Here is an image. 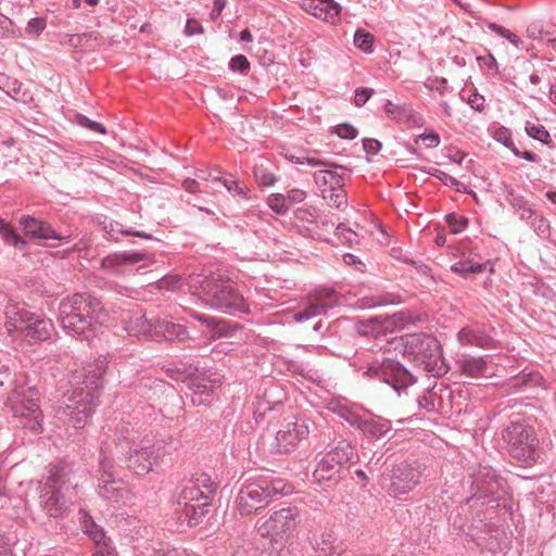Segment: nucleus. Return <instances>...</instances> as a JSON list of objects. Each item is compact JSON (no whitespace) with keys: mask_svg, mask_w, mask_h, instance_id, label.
<instances>
[{"mask_svg":"<svg viewBox=\"0 0 556 556\" xmlns=\"http://www.w3.org/2000/svg\"><path fill=\"white\" fill-rule=\"evenodd\" d=\"M59 313L62 327L87 341L98 338L108 321V313L101 301L88 293L64 298L60 302Z\"/></svg>","mask_w":556,"mask_h":556,"instance_id":"1","label":"nucleus"},{"mask_svg":"<svg viewBox=\"0 0 556 556\" xmlns=\"http://www.w3.org/2000/svg\"><path fill=\"white\" fill-rule=\"evenodd\" d=\"M189 288L192 294L206 305L217 309H237L247 313L248 304L237 283L223 276H194L190 279Z\"/></svg>","mask_w":556,"mask_h":556,"instance_id":"2","label":"nucleus"},{"mask_svg":"<svg viewBox=\"0 0 556 556\" xmlns=\"http://www.w3.org/2000/svg\"><path fill=\"white\" fill-rule=\"evenodd\" d=\"M4 326L13 340L21 341L27 345L49 340L53 329L49 320L17 304L7 306Z\"/></svg>","mask_w":556,"mask_h":556,"instance_id":"3","label":"nucleus"},{"mask_svg":"<svg viewBox=\"0 0 556 556\" xmlns=\"http://www.w3.org/2000/svg\"><path fill=\"white\" fill-rule=\"evenodd\" d=\"M390 345L395 351H400L403 355H408L415 362L424 365L425 369L433 375L440 376L446 371L441 345L432 336L424 333L406 334L393 339Z\"/></svg>","mask_w":556,"mask_h":556,"instance_id":"4","label":"nucleus"},{"mask_svg":"<svg viewBox=\"0 0 556 556\" xmlns=\"http://www.w3.org/2000/svg\"><path fill=\"white\" fill-rule=\"evenodd\" d=\"M71 469L66 466H54L50 469L43 497V507L52 517L62 516L73 504L76 485L71 483Z\"/></svg>","mask_w":556,"mask_h":556,"instance_id":"5","label":"nucleus"},{"mask_svg":"<svg viewBox=\"0 0 556 556\" xmlns=\"http://www.w3.org/2000/svg\"><path fill=\"white\" fill-rule=\"evenodd\" d=\"M291 492L292 486L280 479L270 482H250L239 491L236 498L237 508L240 515L249 516L267 506L274 496Z\"/></svg>","mask_w":556,"mask_h":556,"instance_id":"6","label":"nucleus"},{"mask_svg":"<svg viewBox=\"0 0 556 556\" xmlns=\"http://www.w3.org/2000/svg\"><path fill=\"white\" fill-rule=\"evenodd\" d=\"M300 521L298 508L285 507L260 518L256 531L262 538H268L273 544L285 545L293 538Z\"/></svg>","mask_w":556,"mask_h":556,"instance_id":"7","label":"nucleus"},{"mask_svg":"<svg viewBox=\"0 0 556 556\" xmlns=\"http://www.w3.org/2000/svg\"><path fill=\"white\" fill-rule=\"evenodd\" d=\"M9 402L14 416L21 418L25 427L35 431L42 428L43 414L39 406V393L36 389L14 391Z\"/></svg>","mask_w":556,"mask_h":556,"instance_id":"8","label":"nucleus"},{"mask_svg":"<svg viewBox=\"0 0 556 556\" xmlns=\"http://www.w3.org/2000/svg\"><path fill=\"white\" fill-rule=\"evenodd\" d=\"M503 438L509 444V453L514 458L526 465L535 459L538 439L531 429L513 422L505 429Z\"/></svg>","mask_w":556,"mask_h":556,"instance_id":"9","label":"nucleus"},{"mask_svg":"<svg viewBox=\"0 0 556 556\" xmlns=\"http://www.w3.org/2000/svg\"><path fill=\"white\" fill-rule=\"evenodd\" d=\"M364 375L369 378H380L396 391L405 389L414 382L413 376L404 367L389 358L368 363Z\"/></svg>","mask_w":556,"mask_h":556,"instance_id":"10","label":"nucleus"},{"mask_svg":"<svg viewBox=\"0 0 556 556\" xmlns=\"http://www.w3.org/2000/svg\"><path fill=\"white\" fill-rule=\"evenodd\" d=\"M165 453L164 446L154 443L150 439H143L135 444L127 460L128 468L136 475L149 473L154 465H157Z\"/></svg>","mask_w":556,"mask_h":556,"instance_id":"11","label":"nucleus"},{"mask_svg":"<svg viewBox=\"0 0 556 556\" xmlns=\"http://www.w3.org/2000/svg\"><path fill=\"white\" fill-rule=\"evenodd\" d=\"M309 426L304 419H285L276 433L273 446L278 452L293 451L301 441L308 438Z\"/></svg>","mask_w":556,"mask_h":556,"instance_id":"12","label":"nucleus"},{"mask_svg":"<svg viewBox=\"0 0 556 556\" xmlns=\"http://www.w3.org/2000/svg\"><path fill=\"white\" fill-rule=\"evenodd\" d=\"M93 395L84 390L76 389L67 397L62 414L70 418L73 427L83 428L93 410Z\"/></svg>","mask_w":556,"mask_h":556,"instance_id":"13","label":"nucleus"},{"mask_svg":"<svg viewBox=\"0 0 556 556\" xmlns=\"http://www.w3.org/2000/svg\"><path fill=\"white\" fill-rule=\"evenodd\" d=\"M338 303L339 298L333 291H317L303 301V308L293 315V320L295 323H302L303 320L323 315L328 308L333 307Z\"/></svg>","mask_w":556,"mask_h":556,"instance_id":"14","label":"nucleus"},{"mask_svg":"<svg viewBox=\"0 0 556 556\" xmlns=\"http://www.w3.org/2000/svg\"><path fill=\"white\" fill-rule=\"evenodd\" d=\"M344 419L353 427L361 430L365 435L380 438L391 429L389 420L365 412L359 414L353 410H346L343 414Z\"/></svg>","mask_w":556,"mask_h":556,"instance_id":"15","label":"nucleus"},{"mask_svg":"<svg viewBox=\"0 0 556 556\" xmlns=\"http://www.w3.org/2000/svg\"><path fill=\"white\" fill-rule=\"evenodd\" d=\"M420 482V472L410 465L401 464L393 470L390 491L395 495L409 493Z\"/></svg>","mask_w":556,"mask_h":556,"instance_id":"16","label":"nucleus"},{"mask_svg":"<svg viewBox=\"0 0 556 556\" xmlns=\"http://www.w3.org/2000/svg\"><path fill=\"white\" fill-rule=\"evenodd\" d=\"M18 223L24 235L33 239H58L64 242L71 241L70 236L61 237L56 235L49 224L31 216H22Z\"/></svg>","mask_w":556,"mask_h":556,"instance_id":"17","label":"nucleus"},{"mask_svg":"<svg viewBox=\"0 0 556 556\" xmlns=\"http://www.w3.org/2000/svg\"><path fill=\"white\" fill-rule=\"evenodd\" d=\"M218 484L207 473H198L181 492V500L185 502H192L194 500L193 492L201 491L200 496L202 500L210 502L215 494Z\"/></svg>","mask_w":556,"mask_h":556,"instance_id":"18","label":"nucleus"},{"mask_svg":"<svg viewBox=\"0 0 556 556\" xmlns=\"http://www.w3.org/2000/svg\"><path fill=\"white\" fill-rule=\"evenodd\" d=\"M99 493L112 502H122L130 498V491L122 480L114 479L111 472H103L99 478Z\"/></svg>","mask_w":556,"mask_h":556,"instance_id":"19","label":"nucleus"},{"mask_svg":"<svg viewBox=\"0 0 556 556\" xmlns=\"http://www.w3.org/2000/svg\"><path fill=\"white\" fill-rule=\"evenodd\" d=\"M302 8L313 16L334 23L339 17L340 8L332 0H303Z\"/></svg>","mask_w":556,"mask_h":556,"instance_id":"20","label":"nucleus"},{"mask_svg":"<svg viewBox=\"0 0 556 556\" xmlns=\"http://www.w3.org/2000/svg\"><path fill=\"white\" fill-rule=\"evenodd\" d=\"M159 318H147L146 315H134L129 318L125 329L129 336L156 339Z\"/></svg>","mask_w":556,"mask_h":556,"instance_id":"21","label":"nucleus"},{"mask_svg":"<svg viewBox=\"0 0 556 556\" xmlns=\"http://www.w3.org/2000/svg\"><path fill=\"white\" fill-rule=\"evenodd\" d=\"M191 316L206 325L211 340H216L222 337H230L241 329L239 324L229 325L224 320H217L202 314L191 313Z\"/></svg>","mask_w":556,"mask_h":556,"instance_id":"22","label":"nucleus"},{"mask_svg":"<svg viewBox=\"0 0 556 556\" xmlns=\"http://www.w3.org/2000/svg\"><path fill=\"white\" fill-rule=\"evenodd\" d=\"M144 258V255L137 252H117L105 256L101 261V267L114 274L122 273V267L126 264H135Z\"/></svg>","mask_w":556,"mask_h":556,"instance_id":"23","label":"nucleus"},{"mask_svg":"<svg viewBox=\"0 0 556 556\" xmlns=\"http://www.w3.org/2000/svg\"><path fill=\"white\" fill-rule=\"evenodd\" d=\"M156 326V339L164 338L166 340L185 341L189 338L187 329L179 324L160 319Z\"/></svg>","mask_w":556,"mask_h":556,"instance_id":"24","label":"nucleus"},{"mask_svg":"<svg viewBox=\"0 0 556 556\" xmlns=\"http://www.w3.org/2000/svg\"><path fill=\"white\" fill-rule=\"evenodd\" d=\"M341 468L325 455L314 471V478L318 483L337 481L339 479Z\"/></svg>","mask_w":556,"mask_h":556,"instance_id":"25","label":"nucleus"},{"mask_svg":"<svg viewBox=\"0 0 556 556\" xmlns=\"http://www.w3.org/2000/svg\"><path fill=\"white\" fill-rule=\"evenodd\" d=\"M326 455L329 456V459L333 462L339 468H342L345 464L356 457L354 447L346 442L339 443Z\"/></svg>","mask_w":556,"mask_h":556,"instance_id":"26","label":"nucleus"},{"mask_svg":"<svg viewBox=\"0 0 556 556\" xmlns=\"http://www.w3.org/2000/svg\"><path fill=\"white\" fill-rule=\"evenodd\" d=\"M368 327L370 330L365 331L366 334L371 333L372 336L386 334L399 330L393 316H377L368 320Z\"/></svg>","mask_w":556,"mask_h":556,"instance_id":"27","label":"nucleus"},{"mask_svg":"<svg viewBox=\"0 0 556 556\" xmlns=\"http://www.w3.org/2000/svg\"><path fill=\"white\" fill-rule=\"evenodd\" d=\"M210 502L203 500L200 503L185 502V515L188 518V526H197L208 513Z\"/></svg>","mask_w":556,"mask_h":556,"instance_id":"28","label":"nucleus"},{"mask_svg":"<svg viewBox=\"0 0 556 556\" xmlns=\"http://www.w3.org/2000/svg\"><path fill=\"white\" fill-rule=\"evenodd\" d=\"M462 369L471 377L486 376L488 364L481 357H468L462 361Z\"/></svg>","mask_w":556,"mask_h":556,"instance_id":"29","label":"nucleus"},{"mask_svg":"<svg viewBox=\"0 0 556 556\" xmlns=\"http://www.w3.org/2000/svg\"><path fill=\"white\" fill-rule=\"evenodd\" d=\"M0 236L3 238V240L20 249L25 250L27 247L26 241L14 230V228L7 223L5 220L0 218Z\"/></svg>","mask_w":556,"mask_h":556,"instance_id":"30","label":"nucleus"},{"mask_svg":"<svg viewBox=\"0 0 556 556\" xmlns=\"http://www.w3.org/2000/svg\"><path fill=\"white\" fill-rule=\"evenodd\" d=\"M315 182L318 187L324 188L329 186L330 189L334 187H342V177L333 170L321 169L314 174Z\"/></svg>","mask_w":556,"mask_h":556,"instance_id":"31","label":"nucleus"},{"mask_svg":"<svg viewBox=\"0 0 556 556\" xmlns=\"http://www.w3.org/2000/svg\"><path fill=\"white\" fill-rule=\"evenodd\" d=\"M223 383L220 377L215 378H206V377H197L191 381V389L195 393H208L220 387Z\"/></svg>","mask_w":556,"mask_h":556,"instance_id":"32","label":"nucleus"},{"mask_svg":"<svg viewBox=\"0 0 556 556\" xmlns=\"http://www.w3.org/2000/svg\"><path fill=\"white\" fill-rule=\"evenodd\" d=\"M452 270L462 275L481 273L483 265L475 263L470 260H463L452 265Z\"/></svg>","mask_w":556,"mask_h":556,"instance_id":"33","label":"nucleus"},{"mask_svg":"<svg viewBox=\"0 0 556 556\" xmlns=\"http://www.w3.org/2000/svg\"><path fill=\"white\" fill-rule=\"evenodd\" d=\"M375 37L368 31L357 30L354 35L355 46L364 52H371Z\"/></svg>","mask_w":556,"mask_h":556,"instance_id":"34","label":"nucleus"},{"mask_svg":"<svg viewBox=\"0 0 556 556\" xmlns=\"http://www.w3.org/2000/svg\"><path fill=\"white\" fill-rule=\"evenodd\" d=\"M526 131L528 136L543 143H548L549 141V134L542 125L527 123Z\"/></svg>","mask_w":556,"mask_h":556,"instance_id":"35","label":"nucleus"},{"mask_svg":"<svg viewBox=\"0 0 556 556\" xmlns=\"http://www.w3.org/2000/svg\"><path fill=\"white\" fill-rule=\"evenodd\" d=\"M327 198L329 203L339 210L346 206L348 197L342 187H334L330 189V194Z\"/></svg>","mask_w":556,"mask_h":556,"instance_id":"36","label":"nucleus"},{"mask_svg":"<svg viewBox=\"0 0 556 556\" xmlns=\"http://www.w3.org/2000/svg\"><path fill=\"white\" fill-rule=\"evenodd\" d=\"M267 203L269 207L278 214L287 212L290 207L282 194L276 193L268 197Z\"/></svg>","mask_w":556,"mask_h":556,"instance_id":"37","label":"nucleus"},{"mask_svg":"<svg viewBox=\"0 0 556 556\" xmlns=\"http://www.w3.org/2000/svg\"><path fill=\"white\" fill-rule=\"evenodd\" d=\"M47 26L45 17H35L28 21L25 31L27 35L38 37Z\"/></svg>","mask_w":556,"mask_h":556,"instance_id":"38","label":"nucleus"},{"mask_svg":"<svg viewBox=\"0 0 556 556\" xmlns=\"http://www.w3.org/2000/svg\"><path fill=\"white\" fill-rule=\"evenodd\" d=\"M222 182L228 191L233 192L243 199H249L250 190L245 185H241L239 181L232 179H224Z\"/></svg>","mask_w":556,"mask_h":556,"instance_id":"39","label":"nucleus"},{"mask_svg":"<svg viewBox=\"0 0 556 556\" xmlns=\"http://www.w3.org/2000/svg\"><path fill=\"white\" fill-rule=\"evenodd\" d=\"M291 162H294L296 164H304V163H307L308 165L311 166H331V167H339L341 169H344L343 166H337V165H333L332 163H328L326 161H323L320 159H316V157H300V156H295L293 154L291 155H286Z\"/></svg>","mask_w":556,"mask_h":556,"instance_id":"40","label":"nucleus"},{"mask_svg":"<svg viewBox=\"0 0 556 556\" xmlns=\"http://www.w3.org/2000/svg\"><path fill=\"white\" fill-rule=\"evenodd\" d=\"M318 556H341L344 553V548L341 544L328 545L326 541H323V545L317 547Z\"/></svg>","mask_w":556,"mask_h":556,"instance_id":"41","label":"nucleus"},{"mask_svg":"<svg viewBox=\"0 0 556 556\" xmlns=\"http://www.w3.org/2000/svg\"><path fill=\"white\" fill-rule=\"evenodd\" d=\"M383 110L384 113L393 119L401 118L404 114L410 113V111H408L405 106H400L389 100L386 102Z\"/></svg>","mask_w":556,"mask_h":556,"instance_id":"42","label":"nucleus"},{"mask_svg":"<svg viewBox=\"0 0 556 556\" xmlns=\"http://www.w3.org/2000/svg\"><path fill=\"white\" fill-rule=\"evenodd\" d=\"M87 534L96 544V551L104 549V545L111 546L105 538L103 530L99 526Z\"/></svg>","mask_w":556,"mask_h":556,"instance_id":"43","label":"nucleus"},{"mask_svg":"<svg viewBox=\"0 0 556 556\" xmlns=\"http://www.w3.org/2000/svg\"><path fill=\"white\" fill-rule=\"evenodd\" d=\"M392 316L399 330L404 329L407 325L413 324L416 320V317L409 312H397Z\"/></svg>","mask_w":556,"mask_h":556,"instance_id":"44","label":"nucleus"},{"mask_svg":"<svg viewBox=\"0 0 556 556\" xmlns=\"http://www.w3.org/2000/svg\"><path fill=\"white\" fill-rule=\"evenodd\" d=\"M432 175L438 177L445 185L455 187L457 191H466L465 187L458 180H456L454 177L450 176L448 174L442 170L435 169L434 173H432Z\"/></svg>","mask_w":556,"mask_h":556,"instance_id":"45","label":"nucleus"},{"mask_svg":"<svg viewBox=\"0 0 556 556\" xmlns=\"http://www.w3.org/2000/svg\"><path fill=\"white\" fill-rule=\"evenodd\" d=\"M446 222L452 227V232L454 233L462 231L467 225L466 217H458L455 214H448L446 216Z\"/></svg>","mask_w":556,"mask_h":556,"instance_id":"46","label":"nucleus"},{"mask_svg":"<svg viewBox=\"0 0 556 556\" xmlns=\"http://www.w3.org/2000/svg\"><path fill=\"white\" fill-rule=\"evenodd\" d=\"M415 141H416V143L421 141L426 148L438 147L441 142L440 137L437 132H428V134L419 135Z\"/></svg>","mask_w":556,"mask_h":556,"instance_id":"47","label":"nucleus"},{"mask_svg":"<svg viewBox=\"0 0 556 556\" xmlns=\"http://www.w3.org/2000/svg\"><path fill=\"white\" fill-rule=\"evenodd\" d=\"M337 236L339 238H344L346 240V242L350 244L358 243V239H357L358 235L355 231H353L352 229L346 228L342 225L337 227Z\"/></svg>","mask_w":556,"mask_h":556,"instance_id":"48","label":"nucleus"},{"mask_svg":"<svg viewBox=\"0 0 556 556\" xmlns=\"http://www.w3.org/2000/svg\"><path fill=\"white\" fill-rule=\"evenodd\" d=\"M336 132L340 138L353 139L357 135V130L350 124H340L336 127Z\"/></svg>","mask_w":556,"mask_h":556,"instance_id":"49","label":"nucleus"},{"mask_svg":"<svg viewBox=\"0 0 556 556\" xmlns=\"http://www.w3.org/2000/svg\"><path fill=\"white\" fill-rule=\"evenodd\" d=\"M374 90L369 88L357 89L354 97V103L356 106L364 105L368 99L372 96Z\"/></svg>","mask_w":556,"mask_h":556,"instance_id":"50","label":"nucleus"},{"mask_svg":"<svg viewBox=\"0 0 556 556\" xmlns=\"http://www.w3.org/2000/svg\"><path fill=\"white\" fill-rule=\"evenodd\" d=\"M289 206L301 203L305 200L306 193L301 189H292L288 192L287 197H285Z\"/></svg>","mask_w":556,"mask_h":556,"instance_id":"51","label":"nucleus"},{"mask_svg":"<svg viewBox=\"0 0 556 556\" xmlns=\"http://www.w3.org/2000/svg\"><path fill=\"white\" fill-rule=\"evenodd\" d=\"M230 66L233 71L243 73L250 67V62L244 55H236L231 59Z\"/></svg>","mask_w":556,"mask_h":556,"instance_id":"52","label":"nucleus"},{"mask_svg":"<svg viewBox=\"0 0 556 556\" xmlns=\"http://www.w3.org/2000/svg\"><path fill=\"white\" fill-rule=\"evenodd\" d=\"M181 279L178 276L164 277L160 280L159 287L161 289L174 290L179 288Z\"/></svg>","mask_w":556,"mask_h":556,"instance_id":"53","label":"nucleus"},{"mask_svg":"<svg viewBox=\"0 0 556 556\" xmlns=\"http://www.w3.org/2000/svg\"><path fill=\"white\" fill-rule=\"evenodd\" d=\"M255 178L258 181V184L264 187L274 185V182L276 180L275 176L271 173H265L263 170L255 172Z\"/></svg>","mask_w":556,"mask_h":556,"instance_id":"54","label":"nucleus"},{"mask_svg":"<svg viewBox=\"0 0 556 556\" xmlns=\"http://www.w3.org/2000/svg\"><path fill=\"white\" fill-rule=\"evenodd\" d=\"M185 31L187 35L192 36V35H197V34H201L203 31V28L198 20L189 18L187 21Z\"/></svg>","mask_w":556,"mask_h":556,"instance_id":"55","label":"nucleus"},{"mask_svg":"<svg viewBox=\"0 0 556 556\" xmlns=\"http://www.w3.org/2000/svg\"><path fill=\"white\" fill-rule=\"evenodd\" d=\"M468 103L477 111H482L484 109V98L478 93L471 94L468 99Z\"/></svg>","mask_w":556,"mask_h":556,"instance_id":"56","label":"nucleus"},{"mask_svg":"<svg viewBox=\"0 0 556 556\" xmlns=\"http://www.w3.org/2000/svg\"><path fill=\"white\" fill-rule=\"evenodd\" d=\"M381 148V143L376 139H365L364 149L368 153L376 154Z\"/></svg>","mask_w":556,"mask_h":556,"instance_id":"57","label":"nucleus"},{"mask_svg":"<svg viewBox=\"0 0 556 556\" xmlns=\"http://www.w3.org/2000/svg\"><path fill=\"white\" fill-rule=\"evenodd\" d=\"M226 7V0H214V7L211 12V18L212 21H216L218 16L220 15L222 11Z\"/></svg>","mask_w":556,"mask_h":556,"instance_id":"58","label":"nucleus"},{"mask_svg":"<svg viewBox=\"0 0 556 556\" xmlns=\"http://www.w3.org/2000/svg\"><path fill=\"white\" fill-rule=\"evenodd\" d=\"M527 34L532 39H538L542 35V29L539 23H532L527 28Z\"/></svg>","mask_w":556,"mask_h":556,"instance_id":"59","label":"nucleus"},{"mask_svg":"<svg viewBox=\"0 0 556 556\" xmlns=\"http://www.w3.org/2000/svg\"><path fill=\"white\" fill-rule=\"evenodd\" d=\"M80 124L86 126L90 130L98 131L100 134H105V128L97 122H92L87 118H84V122H80Z\"/></svg>","mask_w":556,"mask_h":556,"instance_id":"60","label":"nucleus"},{"mask_svg":"<svg viewBox=\"0 0 556 556\" xmlns=\"http://www.w3.org/2000/svg\"><path fill=\"white\" fill-rule=\"evenodd\" d=\"M184 188L186 189V191L190 193H195L200 191L199 182L195 179H186L184 181Z\"/></svg>","mask_w":556,"mask_h":556,"instance_id":"61","label":"nucleus"},{"mask_svg":"<svg viewBox=\"0 0 556 556\" xmlns=\"http://www.w3.org/2000/svg\"><path fill=\"white\" fill-rule=\"evenodd\" d=\"M494 137L497 141L503 142L505 146H508V141L510 140L508 130L505 128L498 129Z\"/></svg>","mask_w":556,"mask_h":556,"instance_id":"62","label":"nucleus"},{"mask_svg":"<svg viewBox=\"0 0 556 556\" xmlns=\"http://www.w3.org/2000/svg\"><path fill=\"white\" fill-rule=\"evenodd\" d=\"M198 178L201 180H204V181H213V182L222 181V178L219 176H215L211 172L207 174L205 172H201L200 174H198Z\"/></svg>","mask_w":556,"mask_h":556,"instance_id":"63","label":"nucleus"},{"mask_svg":"<svg viewBox=\"0 0 556 556\" xmlns=\"http://www.w3.org/2000/svg\"><path fill=\"white\" fill-rule=\"evenodd\" d=\"M93 556H116V552L114 547L104 545V549L96 551Z\"/></svg>","mask_w":556,"mask_h":556,"instance_id":"64","label":"nucleus"}]
</instances>
